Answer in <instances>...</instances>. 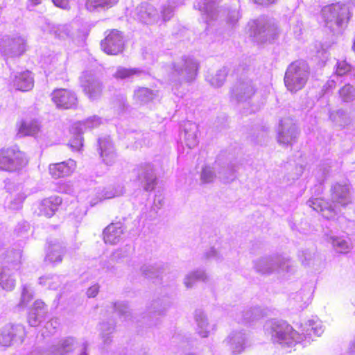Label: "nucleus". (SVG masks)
I'll list each match as a JSON object with an SVG mask.
<instances>
[{"label":"nucleus","instance_id":"1","mask_svg":"<svg viewBox=\"0 0 355 355\" xmlns=\"http://www.w3.org/2000/svg\"><path fill=\"white\" fill-rule=\"evenodd\" d=\"M266 333L271 336L274 343H278L283 347H292L301 342L310 343L313 340V336H320L324 332L322 322L309 320L303 329V334L300 335L293 328L284 321L276 320H268L264 324Z\"/></svg>","mask_w":355,"mask_h":355},{"label":"nucleus","instance_id":"2","mask_svg":"<svg viewBox=\"0 0 355 355\" xmlns=\"http://www.w3.org/2000/svg\"><path fill=\"white\" fill-rule=\"evenodd\" d=\"M324 26L334 33H340L349 19V8L339 3L324 6L321 10Z\"/></svg>","mask_w":355,"mask_h":355},{"label":"nucleus","instance_id":"3","mask_svg":"<svg viewBox=\"0 0 355 355\" xmlns=\"http://www.w3.org/2000/svg\"><path fill=\"white\" fill-rule=\"evenodd\" d=\"M309 74V67L306 62H293L286 71L284 76L285 86L288 91L295 93L305 86Z\"/></svg>","mask_w":355,"mask_h":355},{"label":"nucleus","instance_id":"4","mask_svg":"<svg viewBox=\"0 0 355 355\" xmlns=\"http://www.w3.org/2000/svg\"><path fill=\"white\" fill-rule=\"evenodd\" d=\"M253 267L257 272L262 275L284 274L291 271L292 261L281 255L260 257L254 261Z\"/></svg>","mask_w":355,"mask_h":355},{"label":"nucleus","instance_id":"5","mask_svg":"<svg viewBox=\"0 0 355 355\" xmlns=\"http://www.w3.org/2000/svg\"><path fill=\"white\" fill-rule=\"evenodd\" d=\"M257 91L256 83L247 76L241 77L231 89L230 98L239 103H249Z\"/></svg>","mask_w":355,"mask_h":355},{"label":"nucleus","instance_id":"6","mask_svg":"<svg viewBox=\"0 0 355 355\" xmlns=\"http://www.w3.org/2000/svg\"><path fill=\"white\" fill-rule=\"evenodd\" d=\"M252 34L261 43L274 40L279 34L277 24L273 20L261 18L253 22Z\"/></svg>","mask_w":355,"mask_h":355},{"label":"nucleus","instance_id":"7","mask_svg":"<svg viewBox=\"0 0 355 355\" xmlns=\"http://www.w3.org/2000/svg\"><path fill=\"white\" fill-rule=\"evenodd\" d=\"M28 159L24 153L17 148H8L0 153V169L9 172L24 167Z\"/></svg>","mask_w":355,"mask_h":355},{"label":"nucleus","instance_id":"8","mask_svg":"<svg viewBox=\"0 0 355 355\" xmlns=\"http://www.w3.org/2000/svg\"><path fill=\"white\" fill-rule=\"evenodd\" d=\"M87 342H79L73 337H67L52 346L51 352L53 355H87Z\"/></svg>","mask_w":355,"mask_h":355},{"label":"nucleus","instance_id":"9","mask_svg":"<svg viewBox=\"0 0 355 355\" xmlns=\"http://www.w3.org/2000/svg\"><path fill=\"white\" fill-rule=\"evenodd\" d=\"M26 48V40L21 36H5L0 40V52L6 59L20 56Z\"/></svg>","mask_w":355,"mask_h":355},{"label":"nucleus","instance_id":"10","mask_svg":"<svg viewBox=\"0 0 355 355\" xmlns=\"http://www.w3.org/2000/svg\"><path fill=\"white\" fill-rule=\"evenodd\" d=\"M174 79L180 81H192L196 76L198 62L190 57H183L173 65Z\"/></svg>","mask_w":355,"mask_h":355},{"label":"nucleus","instance_id":"11","mask_svg":"<svg viewBox=\"0 0 355 355\" xmlns=\"http://www.w3.org/2000/svg\"><path fill=\"white\" fill-rule=\"evenodd\" d=\"M298 135L297 128L290 118H286L280 121L277 141L279 144L288 146L295 142Z\"/></svg>","mask_w":355,"mask_h":355},{"label":"nucleus","instance_id":"12","mask_svg":"<svg viewBox=\"0 0 355 355\" xmlns=\"http://www.w3.org/2000/svg\"><path fill=\"white\" fill-rule=\"evenodd\" d=\"M101 49L108 55H117L121 53L124 48V40L122 33L117 30H112L102 40Z\"/></svg>","mask_w":355,"mask_h":355},{"label":"nucleus","instance_id":"13","mask_svg":"<svg viewBox=\"0 0 355 355\" xmlns=\"http://www.w3.org/2000/svg\"><path fill=\"white\" fill-rule=\"evenodd\" d=\"M134 17L146 24H154L160 21V14L158 10L154 6L146 2L141 3L135 8Z\"/></svg>","mask_w":355,"mask_h":355},{"label":"nucleus","instance_id":"14","mask_svg":"<svg viewBox=\"0 0 355 355\" xmlns=\"http://www.w3.org/2000/svg\"><path fill=\"white\" fill-rule=\"evenodd\" d=\"M135 171L144 189L146 191L153 190L156 185V176L153 165L149 163L141 164Z\"/></svg>","mask_w":355,"mask_h":355},{"label":"nucleus","instance_id":"15","mask_svg":"<svg viewBox=\"0 0 355 355\" xmlns=\"http://www.w3.org/2000/svg\"><path fill=\"white\" fill-rule=\"evenodd\" d=\"M81 86L89 98L94 100L98 98L102 92V84L92 73L85 72L80 78Z\"/></svg>","mask_w":355,"mask_h":355},{"label":"nucleus","instance_id":"16","mask_svg":"<svg viewBox=\"0 0 355 355\" xmlns=\"http://www.w3.org/2000/svg\"><path fill=\"white\" fill-rule=\"evenodd\" d=\"M221 0H197L194 8L198 9L207 23L216 20L218 18L219 12L218 4Z\"/></svg>","mask_w":355,"mask_h":355},{"label":"nucleus","instance_id":"17","mask_svg":"<svg viewBox=\"0 0 355 355\" xmlns=\"http://www.w3.org/2000/svg\"><path fill=\"white\" fill-rule=\"evenodd\" d=\"M52 101L58 107L69 109L76 105L77 98L76 95L65 89H58L53 92Z\"/></svg>","mask_w":355,"mask_h":355},{"label":"nucleus","instance_id":"18","mask_svg":"<svg viewBox=\"0 0 355 355\" xmlns=\"http://www.w3.org/2000/svg\"><path fill=\"white\" fill-rule=\"evenodd\" d=\"M98 149L103 162L107 166L113 165L117 159V154L109 137L98 139Z\"/></svg>","mask_w":355,"mask_h":355},{"label":"nucleus","instance_id":"19","mask_svg":"<svg viewBox=\"0 0 355 355\" xmlns=\"http://www.w3.org/2000/svg\"><path fill=\"white\" fill-rule=\"evenodd\" d=\"M24 336V328L22 325L6 324L1 331L0 345L4 347L10 346L15 338L18 336L20 339H22Z\"/></svg>","mask_w":355,"mask_h":355},{"label":"nucleus","instance_id":"20","mask_svg":"<svg viewBox=\"0 0 355 355\" xmlns=\"http://www.w3.org/2000/svg\"><path fill=\"white\" fill-rule=\"evenodd\" d=\"M171 305L168 299H157L152 302L148 308L149 325L157 324L159 317L164 315Z\"/></svg>","mask_w":355,"mask_h":355},{"label":"nucleus","instance_id":"21","mask_svg":"<svg viewBox=\"0 0 355 355\" xmlns=\"http://www.w3.org/2000/svg\"><path fill=\"white\" fill-rule=\"evenodd\" d=\"M76 167V162L69 159L62 162L50 164L49 170L53 178H60L69 176L72 174L75 171Z\"/></svg>","mask_w":355,"mask_h":355},{"label":"nucleus","instance_id":"22","mask_svg":"<svg viewBox=\"0 0 355 355\" xmlns=\"http://www.w3.org/2000/svg\"><path fill=\"white\" fill-rule=\"evenodd\" d=\"M196 334L201 338H207L215 330V324H211L202 310H196L194 314Z\"/></svg>","mask_w":355,"mask_h":355},{"label":"nucleus","instance_id":"23","mask_svg":"<svg viewBox=\"0 0 355 355\" xmlns=\"http://www.w3.org/2000/svg\"><path fill=\"white\" fill-rule=\"evenodd\" d=\"M225 342L230 347L232 354H238L241 353L247 346L248 337L243 331H233Z\"/></svg>","mask_w":355,"mask_h":355},{"label":"nucleus","instance_id":"24","mask_svg":"<svg viewBox=\"0 0 355 355\" xmlns=\"http://www.w3.org/2000/svg\"><path fill=\"white\" fill-rule=\"evenodd\" d=\"M331 199L334 203L346 206L351 203L349 187L347 184H336L331 189Z\"/></svg>","mask_w":355,"mask_h":355},{"label":"nucleus","instance_id":"25","mask_svg":"<svg viewBox=\"0 0 355 355\" xmlns=\"http://www.w3.org/2000/svg\"><path fill=\"white\" fill-rule=\"evenodd\" d=\"M62 203V198L57 196L44 199L40 204V214L51 217Z\"/></svg>","mask_w":355,"mask_h":355},{"label":"nucleus","instance_id":"26","mask_svg":"<svg viewBox=\"0 0 355 355\" xmlns=\"http://www.w3.org/2000/svg\"><path fill=\"white\" fill-rule=\"evenodd\" d=\"M184 142L189 148H193L198 144V127L196 123L187 121L184 124Z\"/></svg>","mask_w":355,"mask_h":355},{"label":"nucleus","instance_id":"27","mask_svg":"<svg viewBox=\"0 0 355 355\" xmlns=\"http://www.w3.org/2000/svg\"><path fill=\"white\" fill-rule=\"evenodd\" d=\"M46 313V308L44 303L40 300L35 301L28 316L29 324L37 327L44 318Z\"/></svg>","mask_w":355,"mask_h":355},{"label":"nucleus","instance_id":"28","mask_svg":"<svg viewBox=\"0 0 355 355\" xmlns=\"http://www.w3.org/2000/svg\"><path fill=\"white\" fill-rule=\"evenodd\" d=\"M103 240L105 243L114 245L117 243L123 234L121 223H111L103 231Z\"/></svg>","mask_w":355,"mask_h":355},{"label":"nucleus","instance_id":"29","mask_svg":"<svg viewBox=\"0 0 355 355\" xmlns=\"http://www.w3.org/2000/svg\"><path fill=\"white\" fill-rule=\"evenodd\" d=\"M33 77L32 73L29 71H26L15 75L13 80L14 87L19 91H29L33 87Z\"/></svg>","mask_w":355,"mask_h":355},{"label":"nucleus","instance_id":"30","mask_svg":"<svg viewBox=\"0 0 355 355\" xmlns=\"http://www.w3.org/2000/svg\"><path fill=\"white\" fill-rule=\"evenodd\" d=\"M307 205L312 207L313 210L321 212L322 215L327 219L334 218L336 214L334 208L332 207L331 205H329V202L323 199L315 198L309 200L307 202Z\"/></svg>","mask_w":355,"mask_h":355},{"label":"nucleus","instance_id":"31","mask_svg":"<svg viewBox=\"0 0 355 355\" xmlns=\"http://www.w3.org/2000/svg\"><path fill=\"white\" fill-rule=\"evenodd\" d=\"M63 254L64 248L62 245L56 241H51L49 243L46 261L53 263H60L62 261Z\"/></svg>","mask_w":355,"mask_h":355},{"label":"nucleus","instance_id":"32","mask_svg":"<svg viewBox=\"0 0 355 355\" xmlns=\"http://www.w3.org/2000/svg\"><path fill=\"white\" fill-rule=\"evenodd\" d=\"M15 279L13 273L7 267H0V285L2 288L6 291H12L15 286Z\"/></svg>","mask_w":355,"mask_h":355},{"label":"nucleus","instance_id":"33","mask_svg":"<svg viewBox=\"0 0 355 355\" xmlns=\"http://www.w3.org/2000/svg\"><path fill=\"white\" fill-rule=\"evenodd\" d=\"M311 302V293L309 291H300L293 295L291 303L298 310H303Z\"/></svg>","mask_w":355,"mask_h":355},{"label":"nucleus","instance_id":"34","mask_svg":"<svg viewBox=\"0 0 355 355\" xmlns=\"http://www.w3.org/2000/svg\"><path fill=\"white\" fill-rule=\"evenodd\" d=\"M329 242L331 243L334 250L339 253H347L352 248L349 239L343 236H331Z\"/></svg>","mask_w":355,"mask_h":355},{"label":"nucleus","instance_id":"35","mask_svg":"<svg viewBox=\"0 0 355 355\" xmlns=\"http://www.w3.org/2000/svg\"><path fill=\"white\" fill-rule=\"evenodd\" d=\"M156 96V94L147 87H139L135 90L134 100L139 104L147 103Z\"/></svg>","mask_w":355,"mask_h":355},{"label":"nucleus","instance_id":"36","mask_svg":"<svg viewBox=\"0 0 355 355\" xmlns=\"http://www.w3.org/2000/svg\"><path fill=\"white\" fill-rule=\"evenodd\" d=\"M40 130V125L37 121H23L19 128V134L22 136L35 135Z\"/></svg>","mask_w":355,"mask_h":355},{"label":"nucleus","instance_id":"37","mask_svg":"<svg viewBox=\"0 0 355 355\" xmlns=\"http://www.w3.org/2000/svg\"><path fill=\"white\" fill-rule=\"evenodd\" d=\"M208 276L205 271L198 270L189 273L184 278V284L188 288H191L197 281L206 282Z\"/></svg>","mask_w":355,"mask_h":355},{"label":"nucleus","instance_id":"38","mask_svg":"<svg viewBox=\"0 0 355 355\" xmlns=\"http://www.w3.org/2000/svg\"><path fill=\"white\" fill-rule=\"evenodd\" d=\"M118 2V0H87L85 6L89 11H94L101 8L108 9Z\"/></svg>","mask_w":355,"mask_h":355},{"label":"nucleus","instance_id":"39","mask_svg":"<svg viewBox=\"0 0 355 355\" xmlns=\"http://www.w3.org/2000/svg\"><path fill=\"white\" fill-rule=\"evenodd\" d=\"M163 270L164 268L160 263H146L141 268L142 274L148 278L157 277Z\"/></svg>","mask_w":355,"mask_h":355},{"label":"nucleus","instance_id":"40","mask_svg":"<svg viewBox=\"0 0 355 355\" xmlns=\"http://www.w3.org/2000/svg\"><path fill=\"white\" fill-rule=\"evenodd\" d=\"M101 123V119L93 116L87 119L84 121H79L73 124L75 129H80V130L84 132L88 129H92L98 127Z\"/></svg>","mask_w":355,"mask_h":355},{"label":"nucleus","instance_id":"41","mask_svg":"<svg viewBox=\"0 0 355 355\" xmlns=\"http://www.w3.org/2000/svg\"><path fill=\"white\" fill-rule=\"evenodd\" d=\"M263 317L262 310L259 307L250 308L242 312L241 322H251Z\"/></svg>","mask_w":355,"mask_h":355},{"label":"nucleus","instance_id":"42","mask_svg":"<svg viewBox=\"0 0 355 355\" xmlns=\"http://www.w3.org/2000/svg\"><path fill=\"white\" fill-rule=\"evenodd\" d=\"M338 96L343 102H352L355 100V88L350 84H345L338 90Z\"/></svg>","mask_w":355,"mask_h":355},{"label":"nucleus","instance_id":"43","mask_svg":"<svg viewBox=\"0 0 355 355\" xmlns=\"http://www.w3.org/2000/svg\"><path fill=\"white\" fill-rule=\"evenodd\" d=\"M227 75V70L223 67L217 71L214 76H208L207 79L213 87H220L225 81Z\"/></svg>","mask_w":355,"mask_h":355},{"label":"nucleus","instance_id":"44","mask_svg":"<svg viewBox=\"0 0 355 355\" xmlns=\"http://www.w3.org/2000/svg\"><path fill=\"white\" fill-rule=\"evenodd\" d=\"M236 170L232 165L222 167L218 171V178L224 183L232 182L236 178Z\"/></svg>","mask_w":355,"mask_h":355},{"label":"nucleus","instance_id":"45","mask_svg":"<svg viewBox=\"0 0 355 355\" xmlns=\"http://www.w3.org/2000/svg\"><path fill=\"white\" fill-rule=\"evenodd\" d=\"M114 311L123 321H128L131 319V313L127 304L124 302H115L112 305Z\"/></svg>","mask_w":355,"mask_h":355},{"label":"nucleus","instance_id":"46","mask_svg":"<svg viewBox=\"0 0 355 355\" xmlns=\"http://www.w3.org/2000/svg\"><path fill=\"white\" fill-rule=\"evenodd\" d=\"M101 336L105 344L111 342V334L114 332V325L112 322H102L100 324Z\"/></svg>","mask_w":355,"mask_h":355},{"label":"nucleus","instance_id":"47","mask_svg":"<svg viewBox=\"0 0 355 355\" xmlns=\"http://www.w3.org/2000/svg\"><path fill=\"white\" fill-rule=\"evenodd\" d=\"M223 12L225 15V20L227 25L231 28L234 27L237 24L241 17L239 10L234 8L223 10Z\"/></svg>","mask_w":355,"mask_h":355},{"label":"nucleus","instance_id":"48","mask_svg":"<svg viewBox=\"0 0 355 355\" xmlns=\"http://www.w3.org/2000/svg\"><path fill=\"white\" fill-rule=\"evenodd\" d=\"M39 283L47 286L50 289L55 290L60 284V279L57 275H47L40 277Z\"/></svg>","mask_w":355,"mask_h":355},{"label":"nucleus","instance_id":"49","mask_svg":"<svg viewBox=\"0 0 355 355\" xmlns=\"http://www.w3.org/2000/svg\"><path fill=\"white\" fill-rule=\"evenodd\" d=\"M143 71L137 69H127L124 67H119L114 74L116 78L124 79L130 78L135 75L139 76Z\"/></svg>","mask_w":355,"mask_h":355},{"label":"nucleus","instance_id":"50","mask_svg":"<svg viewBox=\"0 0 355 355\" xmlns=\"http://www.w3.org/2000/svg\"><path fill=\"white\" fill-rule=\"evenodd\" d=\"M21 259V251L20 250H12L10 252L8 262L10 263L12 270H17Z\"/></svg>","mask_w":355,"mask_h":355},{"label":"nucleus","instance_id":"51","mask_svg":"<svg viewBox=\"0 0 355 355\" xmlns=\"http://www.w3.org/2000/svg\"><path fill=\"white\" fill-rule=\"evenodd\" d=\"M72 130L76 136L70 141L69 145L73 150L79 151L83 146V138L81 136L83 132L80 130V129H75L74 125H73Z\"/></svg>","mask_w":355,"mask_h":355},{"label":"nucleus","instance_id":"52","mask_svg":"<svg viewBox=\"0 0 355 355\" xmlns=\"http://www.w3.org/2000/svg\"><path fill=\"white\" fill-rule=\"evenodd\" d=\"M216 177V175L211 167L209 166H205V167L202 168L200 174V180L202 183H211L214 180Z\"/></svg>","mask_w":355,"mask_h":355},{"label":"nucleus","instance_id":"53","mask_svg":"<svg viewBox=\"0 0 355 355\" xmlns=\"http://www.w3.org/2000/svg\"><path fill=\"white\" fill-rule=\"evenodd\" d=\"M174 4L173 1H168L166 4L163 5L160 14V17H162L163 21H168L173 17Z\"/></svg>","mask_w":355,"mask_h":355},{"label":"nucleus","instance_id":"54","mask_svg":"<svg viewBox=\"0 0 355 355\" xmlns=\"http://www.w3.org/2000/svg\"><path fill=\"white\" fill-rule=\"evenodd\" d=\"M352 70V66L350 64L346 62V60H338L336 63V69L335 74L338 75V77L347 74Z\"/></svg>","mask_w":355,"mask_h":355},{"label":"nucleus","instance_id":"55","mask_svg":"<svg viewBox=\"0 0 355 355\" xmlns=\"http://www.w3.org/2000/svg\"><path fill=\"white\" fill-rule=\"evenodd\" d=\"M330 119L339 125H345L347 123V114L344 110H340L330 114Z\"/></svg>","mask_w":355,"mask_h":355},{"label":"nucleus","instance_id":"56","mask_svg":"<svg viewBox=\"0 0 355 355\" xmlns=\"http://www.w3.org/2000/svg\"><path fill=\"white\" fill-rule=\"evenodd\" d=\"M33 292L31 288L26 285L23 286L21 297V306H26L33 298Z\"/></svg>","mask_w":355,"mask_h":355},{"label":"nucleus","instance_id":"57","mask_svg":"<svg viewBox=\"0 0 355 355\" xmlns=\"http://www.w3.org/2000/svg\"><path fill=\"white\" fill-rule=\"evenodd\" d=\"M341 82H342L341 78L338 77V75H336L334 73L330 77L329 80L324 85V89L325 92H328V91L335 88L336 85L338 83H341Z\"/></svg>","mask_w":355,"mask_h":355},{"label":"nucleus","instance_id":"58","mask_svg":"<svg viewBox=\"0 0 355 355\" xmlns=\"http://www.w3.org/2000/svg\"><path fill=\"white\" fill-rule=\"evenodd\" d=\"M120 194L119 192H117L115 190L106 189L102 191L101 193H99V198L101 200L105 199H110Z\"/></svg>","mask_w":355,"mask_h":355},{"label":"nucleus","instance_id":"59","mask_svg":"<svg viewBox=\"0 0 355 355\" xmlns=\"http://www.w3.org/2000/svg\"><path fill=\"white\" fill-rule=\"evenodd\" d=\"M25 199V196L23 194L19 195L17 198L12 200L9 205V209L17 210L21 208L22 202Z\"/></svg>","mask_w":355,"mask_h":355},{"label":"nucleus","instance_id":"60","mask_svg":"<svg viewBox=\"0 0 355 355\" xmlns=\"http://www.w3.org/2000/svg\"><path fill=\"white\" fill-rule=\"evenodd\" d=\"M205 256L207 259H213L217 261L222 260V254L214 248H210L205 253Z\"/></svg>","mask_w":355,"mask_h":355},{"label":"nucleus","instance_id":"61","mask_svg":"<svg viewBox=\"0 0 355 355\" xmlns=\"http://www.w3.org/2000/svg\"><path fill=\"white\" fill-rule=\"evenodd\" d=\"M52 1L55 6L62 9H69L70 7V0H52Z\"/></svg>","mask_w":355,"mask_h":355},{"label":"nucleus","instance_id":"62","mask_svg":"<svg viewBox=\"0 0 355 355\" xmlns=\"http://www.w3.org/2000/svg\"><path fill=\"white\" fill-rule=\"evenodd\" d=\"M99 291V286L97 284L93 285L87 289V295L89 297H94L97 295Z\"/></svg>","mask_w":355,"mask_h":355},{"label":"nucleus","instance_id":"63","mask_svg":"<svg viewBox=\"0 0 355 355\" xmlns=\"http://www.w3.org/2000/svg\"><path fill=\"white\" fill-rule=\"evenodd\" d=\"M28 230V224L27 223H23L21 224H19L17 228L15 229V232L17 234L21 233V234L24 233H26Z\"/></svg>","mask_w":355,"mask_h":355},{"label":"nucleus","instance_id":"64","mask_svg":"<svg viewBox=\"0 0 355 355\" xmlns=\"http://www.w3.org/2000/svg\"><path fill=\"white\" fill-rule=\"evenodd\" d=\"M347 353L349 355H355V336L349 343Z\"/></svg>","mask_w":355,"mask_h":355}]
</instances>
